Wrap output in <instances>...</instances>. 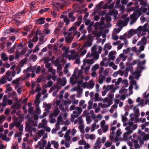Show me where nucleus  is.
Masks as SVG:
<instances>
[{"label": "nucleus", "mask_w": 149, "mask_h": 149, "mask_svg": "<svg viewBox=\"0 0 149 149\" xmlns=\"http://www.w3.org/2000/svg\"><path fill=\"white\" fill-rule=\"evenodd\" d=\"M90 68V65H88L86 66L85 67H84L83 69H81L79 70L78 68H76L72 76L70 78V81L72 84H73L75 83V81H74V78L76 79H80L81 80L80 82L82 83L83 80L84 78V77L82 75V71H83L85 72H86L89 70Z\"/></svg>", "instance_id": "1"}, {"label": "nucleus", "mask_w": 149, "mask_h": 149, "mask_svg": "<svg viewBox=\"0 0 149 149\" xmlns=\"http://www.w3.org/2000/svg\"><path fill=\"white\" fill-rule=\"evenodd\" d=\"M74 109L75 110H74L73 111V113L71 114V118L70 120L72 122H74V119L77 118L82 111L81 108L77 107L75 108L74 105H72L71 106L70 108V110L72 111Z\"/></svg>", "instance_id": "2"}, {"label": "nucleus", "mask_w": 149, "mask_h": 149, "mask_svg": "<svg viewBox=\"0 0 149 149\" xmlns=\"http://www.w3.org/2000/svg\"><path fill=\"white\" fill-rule=\"evenodd\" d=\"M102 51V47L101 46H97V45H94L91 49V55L97 60L99 58V54Z\"/></svg>", "instance_id": "3"}, {"label": "nucleus", "mask_w": 149, "mask_h": 149, "mask_svg": "<svg viewBox=\"0 0 149 149\" xmlns=\"http://www.w3.org/2000/svg\"><path fill=\"white\" fill-rule=\"evenodd\" d=\"M103 102L104 103L102 102L99 103L98 104V107L104 108L109 107L112 104L111 101L107 97L104 98L103 100Z\"/></svg>", "instance_id": "4"}, {"label": "nucleus", "mask_w": 149, "mask_h": 149, "mask_svg": "<svg viewBox=\"0 0 149 149\" xmlns=\"http://www.w3.org/2000/svg\"><path fill=\"white\" fill-rule=\"evenodd\" d=\"M148 24L146 23L143 26H140L137 28V33L142 32L141 35V36H145L146 34V32H147V27Z\"/></svg>", "instance_id": "5"}, {"label": "nucleus", "mask_w": 149, "mask_h": 149, "mask_svg": "<svg viewBox=\"0 0 149 149\" xmlns=\"http://www.w3.org/2000/svg\"><path fill=\"white\" fill-rule=\"evenodd\" d=\"M133 89L132 85H130L129 88V92L127 93L128 90L125 88L122 89L119 91L120 93H124L126 96H129L132 94L133 93L132 89Z\"/></svg>", "instance_id": "6"}, {"label": "nucleus", "mask_w": 149, "mask_h": 149, "mask_svg": "<svg viewBox=\"0 0 149 149\" xmlns=\"http://www.w3.org/2000/svg\"><path fill=\"white\" fill-rule=\"evenodd\" d=\"M69 60H75L74 63L79 64L80 63V58L78 54H70L68 56Z\"/></svg>", "instance_id": "7"}, {"label": "nucleus", "mask_w": 149, "mask_h": 149, "mask_svg": "<svg viewBox=\"0 0 149 149\" xmlns=\"http://www.w3.org/2000/svg\"><path fill=\"white\" fill-rule=\"evenodd\" d=\"M41 68L40 66L36 67L34 66L32 67H28L26 70H24V72L26 73L27 71H30L32 72H35L36 74L39 73L40 70Z\"/></svg>", "instance_id": "8"}, {"label": "nucleus", "mask_w": 149, "mask_h": 149, "mask_svg": "<svg viewBox=\"0 0 149 149\" xmlns=\"http://www.w3.org/2000/svg\"><path fill=\"white\" fill-rule=\"evenodd\" d=\"M100 125L103 132H106L108 131L109 126L108 124H106L105 120H103L100 122Z\"/></svg>", "instance_id": "9"}, {"label": "nucleus", "mask_w": 149, "mask_h": 149, "mask_svg": "<svg viewBox=\"0 0 149 149\" xmlns=\"http://www.w3.org/2000/svg\"><path fill=\"white\" fill-rule=\"evenodd\" d=\"M129 20V17H127L124 19L123 20H119L117 23V24L118 26H126L128 23V22Z\"/></svg>", "instance_id": "10"}, {"label": "nucleus", "mask_w": 149, "mask_h": 149, "mask_svg": "<svg viewBox=\"0 0 149 149\" xmlns=\"http://www.w3.org/2000/svg\"><path fill=\"white\" fill-rule=\"evenodd\" d=\"M125 130L127 131V132L124 133L123 138L124 140L127 141L128 140V136L132 132L129 127H126L125 128Z\"/></svg>", "instance_id": "11"}, {"label": "nucleus", "mask_w": 149, "mask_h": 149, "mask_svg": "<svg viewBox=\"0 0 149 149\" xmlns=\"http://www.w3.org/2000/svg\"><path fill=\"white\" fill-rule=\"evenodd\" d=\"M114 86L113 84L110 85H104L103 87V90H105L107 92L111 90V92L114 93L115 92V89L114 88Z\"/></svg>", "instance_id": "12"}, {"label": "nucleus", "mask_w": 149, "mask_h": 149, "mask_svg": "<svg viewBox=\"0 0 149 149\" xmlns=\"http://www.w3.org/2000/svg\"><path fill=\"white\" fill-rule=\"evenodd\" d=\"M108 59L107 58H104L102 61L100 63V65L102 66H104L106 67L108 66H109L110 62H109Z\"/></svg>", "instance_id": "13"}, {"label": "nucleus", "mask_w": 149, "mask_h": 149, "mask_svg": "<svg viewBox=\"0 0 149 149\" xmlns=\"http://www.w3.org/2000/svg\"><path fill=\"white\" fill-rule=\"evenodd\" d=\"M65 0H53V5L57 9L61 8L62 6V4L59 3L60 1L63 2Z\"/></svg>", "instance_id": "14"}, {"label": "nucleus", "mask_w": 149, "mask_h": 149, "mask_svg": "<svg viewBox=\"0 0 149 149\" xmlns=\"http://www.w3.org/2000/svg\"><path fill=\"white\" fill-rule=\"evenodd\" d=\"M92 37L90 35L88 36L86 38V41L85 44V45L86 47H89L91 46L92 44Z\"/></svg>", "instance_id": "15"}, {"label": "nucleus", "mask_w": 149, "mask_h": 149, "mask_svg": "<svg viewBox=\"0 0 149 149\" xmlns=\"http://www.w3.org/2000/svg\"><path fill=\"white\" fill-rule=\"evenodd\" d=\"M26 129L28 132L31 134L32 136V130L34 132L36 131V128L32 127L31 125L28 124L26 125Z\"/></svg>", "instance_id": "16"}, {"label": "nucleus", "mask_w": 149, "mask_h": 149, "mask_svg": "<svg viewBox=\"0 0 149 149\" xmlns=\"http://www.w3.org/2000/svg\"><path fill=\"white\" fill-rule=\"evenodd\" d=\"M116 54L117 52L115 51H112L110 52L108 55L109 59L111 60H114L116 58Z\"/></svg>", "instance_id": "17"}, {"label": "nucleus", "mask_w": 149, "mask_h": 149, "mask_svg": "<svg viewBox=\"0 0 149 149\" xmlns=\"http://www.w3.org/2000/svg\"><path fill=\"white\" fill-rule=\"evenodd\" d=\"M101 139L100 138H98L97 139L96 142L94 144V148L95 149H99L101 147Z\"/></svg>", "instance_id": "18"}, {"label": "nucleus", "mask_w": 149, "mask_h": 149, "mask_svg": "<svg viewBox=\"0 0 149 149\" xmlns=\"http://www.w3.org/2000/svg\"><path fill=\"white\" fill-rule=\"evenodd\" d=\"M136 33H137V29H131L128 32L127 37L129 38Z\"/></svg>", "instance_id": "19"}, {"label": "nucleus", "mask_w": 149, "mask_h": 149, "mask_svg": "<svg viewBox=\"0 0 149 149\" xmlns=\"http://www.w3.org/2000/svg\"><path fill=\"white\" fill-rule=\"evenodd\" d=\"M140 5L141 6V10L143 13L146 12L147 10V8H143L147 6V3L146 1H144L140 2Z\"/></svg>", "instance_id": "20"}, {"label": "nucleus", "mask_w": 149, "mask_h": 149, "mask_svg": "<svg viewBox=\"0 0 149 149\" xmlns=\"http://www.w3.org/2000/svg\"><path fill=\"white\" fill-rule=\"evenodd\" d=\"M47 121L45 119H44L42 120V123H40L38 125V128H45L47 126Z\"/></svg>", "instance_id": "21"}, {"label": "nucleus", "mask_w": 149, "mask_h": 149, "mask_svg": "<svg viewBox=\"0 0 149 149\" xmlns=\"http://www.w3.org/2000/svg\"><path fill=\"white\" fill-rule=\"evenodd\" d=\"M148 38V36L146 37H143L142 38L141 41H139L138 42L137 45L139 46L141 44H142L143 45H146L147 42V39Z\"/></svg>", "instance_id": "22"}, {"label": "nucleus", "mask_w": 149, "mask_h": 149, "mask_svg": "<svg viewBox=\"0 0 149 149\" xmlns=\"http://www.w3.org/2000/svg\"><path fill=\"white\" fill-rule=\"evenodd\" d=\"M44 35L39 36V42L38 43V46L43 44L46 40L47 39L44 38Z\"/></svg>", "instance_id": "23"}, {"label": "nucleus", "mask_w": 149, "mask_h": 149, "mask_svg": "<svg viewBox=\"0 0 149 149\" xmlns=\"http://www.w3.org/2000/svg\"><path fill=\"white\" fill-rule=\"evenodd\" d=\"M60 18L63 19L66 25H68L69 24L70 20L67 16L63 15H61V16Z\"/></svg>", "instance_id": "24"}, {"label": "nucleus", "mask_w": 149, "mask_h": 149, "mask_svg": "<svg viewBox=\"0 0 149 149\" xmlns=\"http://www.w3.org/2000/svg\"><path fill=\"white\" fill-rule=\"evenodd\" d=\"M95 83L92 80H91L88 83L86 82V87L88 88L92 89Z\"/></svg>", "instance_id": "25"}, {"label": "nucleus", "mask_w": 149, "mask_h": 149, "mask_svg": "<svg viewBox=\"0 0 149 149\" xmlns=\"http://www.w3.org/2000/svg\"><path fill=\"white\" fill-rule=\"evenodd\" d=\"M130 18L131 19V21L130 22V24L132 25L134 23L136 20V15L134 14H133L130 15Z\"/></svg>", "instance_id": "26"}, {"label": "nucleus", "mask_w": 149, "mask_h": 149, "mask_svg": "<svg viewBox=\"0 0 149 149\" xmlns=\"http://www.w3.org/2000/svg\"><path fill=\"white\" fill-rule=\"evenodd\" d=\"M47 143L45 140L42 139L41 141L38 142V144L40 146H42L44 148Z\"/></svg>", "instance_id": "27"}, {"label": "nucleus", "mask_w": 149, "mask_h": 149, "mask_svg": "<svg viewBox=\"0 0 149 149\" xmlns=\"http://www.w3.org/2000/svg\"><path fill=\"white\" fill-rule=\"evenodd\" d=\"M133 67L130 68V67H128L124 71V75L125 77H127L128 76V72L129 70H133Z\"/></svg>", "instance_id": "28"}, {"label": "nucleus", "mask_w": 149, "mask_h": 149, "mask_svg": "<svg viewBox=\"0 0 149 149\" xmlns=\"http://www.w3.org/2000/svg\"><path fill=\"white\" fill-rule=\"evenodd\" d=\"M105 77L104 75H103L102 74H99L98 79L99 83L100 84H102L105 80Z\"/></svg>", "instance_id": "29"}, {"label": "nucleus", "mask_w": 149, "mask_h": 149, "mask_svg": "<svg viewBox=\"0 0 149 149\" xmlns=\"http://www.w3.org/2000/svg\"><path fill=\"white\" fill-rule=\"evenodd\" d=\"M99 127V124H97L95 123H93L91 126V132H93L95 130L96 128L98 129Z\"/></svg>", "instance_id": "30"}, {"label": "nucleus", "mask_w": 149, "mask_h": 149, "mask_svg": "<svg viewBox=\"0 0 149 149\" xmlns=\"http://www.w3.org/2000/svg\"><path fill=\"white\" fill-rule=\"evenodd\" d=\"M60 112V111L57 108H56L54 110L53 113L50 115L49 117H52L53 116L54 117H56Z\"/></svg>", "instance_id": "31"}, {"label": "nucleus", "mask_w": 149, "mask_h": 149, "mask_svg": "<svg viewBox=\"0 0 149 149\" xmlns=\"http://www.w3.org/2000/svg\"><path fill=\"white\" fill-rule=\"evenodd\" d=\"M74 38L73 36H67L65 38V41L66 43H70L72 41Z\"/></svg>", "instance_id": "32"}, {"label": "nucleus", "mask_w": 149, "mask_h": 149, "mask_svg": "<svg viewBox=\"0 0 149 149\" xmlns=\"http://www.w3.org/2000/svg\"><path fill=\"white\" fill-rule=\"evenodd\" d=\"M118 13L116 10H111L108 13V14L111 15L113 16L115 18H116L117 15Z\"/></svg>", "instance_id": "33"}, {"label": "nucleus", "mask_w": 149, "mask_h": 149, "mask_svg": "<svg viewBox=\"0 0 149 149\" xmlns=\"http://www.w3.org/2000/svg\"><path fill=\"white\" fill-rule=\"evenodd\" d=\"M94 100L95 101H102L103 99L99 97V94L98 93H96L95 95Z\"/></svg>", "instance_id": "34"}, {"label": "nucleus", "mask_w": 149, "mask_h": 149, "mask_svg": "<svg viewBox=\"0 0 149 149\" xmlns=\"http://www.w3.org/2000/svg\"><path fill=\"white\" fill-rule=\"evenodd\" d=\"M1 55V58L3 61H7L8 60V58L6 53H3Z\"/></svg>", "instance_id": "35"}, {"label": "nucleus", "mask_w": 149, "mask_h": 149, "mask_svg": "<svg viewBox=\"0 0 149 149\" xmlns=\"http://www.w3.org/2000/svg\"><path fill=\"white\" fill-rule=\"evenodd\" d=\"M73 12H70L68 14V17L72 22H74L75 19L76 18L73 16Z\"/></svg>", "instance_id": "36"}, {"label": "nucleus", "mask_w": 149, "mask_h": 149, "mask_svg": "<svg viewBox=\"0 0 149 149\" xmlns=\"http://www.w3.org/2000/svg\"><path fill=\"white\" fill-rule=\"evenodd\" d=\"M51 144L54 146V148L58 149L59 147V144L58 141H51Z\"/></svg>", "instance_id": "37"}, {"label": "nucleus", "mask_w": 149, "mask_h": 149, "mask_svg": "<svg viewBox=\"0 0 149 149\" xmlns=\"http://www.w3.org/2000/svg\"><path fill=\"white\" fill-rule=\"evenodd\" d=\"M112 46L111 45L110 43H108L106 44L103 47L104 50H105L106 49H107L108 50H110L111 49Z\"/></svg>", "instance_id": "38"}, {"label": "nucleus", "mask_w": 149, "mask_h": 149, "mask_svg": "<svg viewBox=\"0 0 149 149\" xmlns=\"http://www.w3.org/2000/svg\"><path fill=\"white\" fill-rule=\"evenodd\" d=\"M45 19L43 17H41L38 19L37 21V23L39 24H42L45 23Z\"/></svg>", "instance_id": "39"}, {"label": "nucleus", "mask_w": 149, "mask_h": 149, "mask_svg": "<svg viewBox=\"0 0 149 149\" xmlns=\"http://www.w3.org/2000/svg\"><path fill=\"white\" fill-rule=\"evenodd\" d=\"M51 144L50 142L49 141L48 142L47 146L45 148L42 147V146L40 147L39 149H53L52 148H51Z\"/></svg>", "instance_id": "40"}, {"label": "nucleus", "mask_w": 149, "mask_h": 149, "mask_svg": "<svg viewBox=\"0 0 149 149\" xmlns=\"http://www.w3.org/2000/svg\"><path fill=\"white\" fill-rule=\"evenodd\" d=\"M112 144V141L107 140L105 142L104 144V146L106 148H109L111 146Z\"/></svg>", "instance_id": "41"}, {"label": "nucleus", "mask_w": 149, "mask_h": 149, "mask_svg": "<svg viewBox=\"0 0 149 149\" xmlns=\"http://www.w3.org/2000/svg\"><path fill=\"white\" fill-rule=\"evenodd\" d=\"M15 45H14L11 48H7L8 49V52L10 54H11L14 52L15 48Z\"/></svg>", "instance_id": "42"}, {"label": "nucleus", "mask_w": 149, "mask_h": 149, "mask_svg": "<svg viewBox=\"0 0 149 149\" xmlns=\"http://www.w3.org/2000/svg\"><path fill=\"white\" fill-rule=\"evenodd\" d=\"M145 133L144 132L141 133L142 135L143 136V139L144 140H147L149 139V134H145Z\"/></svg>", "instance_id": "43"}, {"label": "nucleus", "mask_w": 149, "mask_h": 149, "mask_svg": "<svg viewBox=\"0 0 149 149\" xmlns=\"http://www.w3.org/2000/svg\"><path fill=\"white\" fill-rule=\"evenodd\" d=\"M95 58H93L91 59H85V61L87 62V63L91 65L93 64L95 61Z\"/></svg>", "instance_id": "44"}, {"label": "nucleus", "mask_w": 149, "mask_h": 149, "mask_svg": "<svg viewBox=\"0 0 149 149\" xmlns=\"http://www.w3.org/2000/svg\"><path fill=\"white\" fill-rule=\"evenodd\" d=\"M53 82L51 81H49L47 84H45L44 85L43 87L44 88H46L47 87H50L52 86Z\"/></svg>", "instance_id": "45"}, {"label": "nucleus", "mask_w": 149, "mask_h": 149, "mask_svg": "<svg viewBox=\"0 0 149 149\" xmlns=\"http://www.w3.org/2000/svg\"><path fill=\"white\" fill-rule=\"evenodd\" d=\"M64 23L63 22H58L57 27L55 29V31H59L60 29L62 27Z\"/></svg>", "instance_id": "46"}, {"label": "nucleus", "mask_w": 149, "mask_h": 149, "mask_svg": "<svg viewBox=\"0 0 149 149\" xmlns=\"http://www.w3.org/2000/svg\"><path fill=\"white\" fill-rule=\"evenodd\" d=\"M109 67H112L114 70L117 69L118 66L116 65L113 62H110Z\"/></svg>", "instance_id": "47"}, {"label": "nucleus", "mask_w": 149, "mask_h": 149, "mask_svg": "<svg viewBox=\"0 0 149 149\" xmlns=\"http://www.w3.org/2000/svg\"><path fill=\"white\" fill-rule=\"evenodd\" d=\"M93 34L97 37L99 38L101 36L102 32L95 31L93 32Z\"/></svg>", "instance_id": "48"}, {"label": "nucleus", "mask_w": 149, "mask_h": 149, "mask_svg": "<svg viewBox=\"0 0 149 149\" xmlns=\"http://www.w3.org/2000/svg\"><path fill=\"white\" fill-rule=\"evenodd\" d=\"M119 56L120 58L122 59V61H124L127 58V56L125 55L123 53L120 54L119 55Z\"/></svg>", "instance_id": "49"}, {"label": "nucleus", "mask_w": 149, "mask_h": 149, "mask_svg": "<svg viewBox=\"0 0 149 149\" xmlns=\"http://www.w3.org/2000/svg\"><path fill=\"white\" fill-rule=\"evenodd\" d=\"M65 140H63L61 141V144H64L65 142H69L70 140V137H64Z\"/></svg>", "instance_id": "50"}, {"label": "nucleus", "mask_w": 149, "mask_h": 149, "mask_svg": "<svg viewBox=\"0 0 149 149\" xmlns=\"http://www.w3.org/2000/svg\"><path fill=\"white\" fill-rule=\"evenodd\" d=\"M137 61L136 60H134L132 62L129 63V62H127L126 63V65H129L130 68H132V66L134 65L137 63Z\"/></svg>", "instance_id": "51"}, {"label": "nucleus", "mask_w": 149, "mask_h": 149, "mask_svg": "<svg viewBox=\"0 0 149 149\" xmlns=\"http://www.w3.org/2000/svg\"><path fill=\"white\" fill-rule=\"evenodd\" d=\"M7 79L5 76L3 77L0 80V84H4L7 82Z\"/></svg>", "instance_id": "52"}, {"label": "nucleus", "mask_w": 149, "mask_h": 149, "mask_svg": "<svg viewBox=\"0 0 149 149\" xmlns=\"http://www.w3.org/2000/svg\"><path fill=\"white\" fill-rule=\"evenodd\" d=\"M122 84H123L124 86L125 87H127L128 85V81L127 79H124L122 81Z\"/></svg>", "instance_id": "53"}, {"label": "nucleus", "mask_w": 149, "mask_h": 149, "mask_svg": "<svg viewBox=\"0 0 149 149\" xmlns=\"http://www.w3.org/2000/svg\"><path fill=\"white\" fill-rule=\"evenodd\" d=\"M138 106V105L135 106L133 108V110L135 113L136 114L138 115L139 112V108L137 107Z\"/></svg>", "instance_id": "54"}, {"label": "nucleus", "mask_w": 149, "mask_h": 149, "mask_svg": "<svg viewBox=\"0 0 149 149\" xmlns=\"http://www.w3.org/2000/svg\"><path fill=\"white\" fill-rule=\"evenodd\" d=\"M45 132V131L43 130H41L38 131L37 132V134L40 137L44 134Z\"/></svg>", "instance_id": "55"}, {"label": "nucleus", "mask_w": 149, "mask_h": 149, "mask_svg": "<svg viewBox=\"0 0 149 149\" xmlns=\"http://www.w3.org/2000/svg\"><path fill=\"white\" fill-rule=\"evenodd\" d=\"M99 65L98 64H96L93 66L91 69V71H95L98 69L99 68Z\"/></svg>", "instance_id": "56"}, {"label": "nucleus", "mask_w": 149, "mask_h": 149, "mask_svg": "<svg viewBox=\"0 0 149 149\" xmlns=\"http://www.w3.org/2000/svg\"><path fill=\"white\" fill-rule=\"evenodd\" d=\"M81 21H80L78 22H76L73 24V26L76 29H77V27L79 26L81 23Z\"/></svg>", "instance_id": "57"}, {"label": "nucleus", "mask_w": 149, "mask_h": 149, "mask_svg": "<svg viewBox=\"0 0 149 149\" xmlns=\"http://www.w3.org/2000/svg\"><path fill=\"white\" fill-rule=\"evenodd\" d=\"M19 30H15L13 27H11L9 29V31L10 33H17L18 31Z\"/></svg>", "instance_id": "58"}, {"label": "nucleus", "mask_w": 149, "mask_h": 149, "mask_svg": "<svg viewBox=\"0 0 149 149\" xmlns=\"http://www.w3.org/2000/svg\"><path fill=\"white\" fill-rule=\"evenodd\" d=\"M130 85H134L135 86V90H137L138 89L139 87L136 84V82L135 81L132 80L131 82V84Z\"/></svg>", "instance_id": "59"}, {"label": "nucleus", "mask_w": 149, "mask_h": 149, "mask_svg": "<svg viewBox=\"0 0 149 149\" xmlns=\"http://www.w3.org/2000/svg\"><path fill=\"white\" fill-rule=\"evenodd\" d=\"M41 113V110L39 106L36 107L35 110V113L38 115H40Z\"/></svg>", "instance_id": "60"}, {"label": "nucleus", "mask_w": 149, "mask_h": 149, "mask_svg": "<svg viewBox=\"0 0 149 149\" xmlns=\"http://www.w3.org/2000/svg\"><path fill=\"white\" fill-rule=\"evenodd\" d=\"M131 48L130 47H127L126 49H124L123 50V54H127L130 51Z\"/></svg>", "instance_id": "61"}, {"label": "nucleus", "mask_w": 149, "mask_h": 149, "mask_svg": "<svg viewBox=\"0 0 149 149\" xmlns=\"http://www.w3.org/2000/svg\"><path fill=\"white\" fill-rule=\"evenodd\" d=\"M18 146L17 142H16L12 145V149H18Z\"/></svg>", "instance_id": "62"}, {"label": "nucleus", "mask_w": 149, "mask_h": 149, "mask_svg": "<svg viewBox=\"0 0 149 149\" xmlns=\"http://www.w3.org/2000/svg\"><path fill=\"white\" fill-rule=\"evenodd\" d=\"M45 111H48L51 108V104H46L45 105Z\"/></svg>", "instance_id": "63"}, {"label": "nucleus", "mask_w": 149, "mask_h": 149, "mask_svg": "<svg viewBox=\"0 0 149 149\" xmlns=\"http://www.w3.org/2000/svg\"><path fill=\"white\" fill-rule=\"evenodd\" d=\"M40 102L39 99H36L34 101V105L36 107L39 106Z\"/></svg>", "instance_id": "64"}]
</instances>
